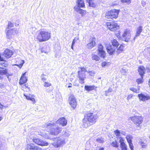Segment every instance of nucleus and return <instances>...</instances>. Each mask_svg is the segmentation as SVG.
<instances>
[{
  "mask_svg": "<svg viewBox=\"0 0 150 150\" xmlns=\"http://www.w3.org/2000/svg\"><path fill=\"white\" fill-rule=\"evenodd\" d=\"M98 117V116L97 115V114L94 113H88L83 120L82 127L84 128H87L95 123L96 120Z\"/></svg>",
  "mask_w": 150,
  "mask_h": 150,
  "instance_id": "1",
  "label": "nucleus"
},
{
  "mask_svg": "<svg viewBox=\"0 0 150 150\" xmlns=\"http://www.w3.org/2000/svg\"><path fill=\"white\" fill-rule=\"evenodd\" d=\"M50 31L47 30H42L37 35V39L40 42H42L48 40L51 37Z\"/></svg>",
  "mask_w": 150,
  "mask_h": 150,
  "instance_id": "2",
  "label": "nucleus"
},
{
  "mask_svg": "<svg viewBox=\"0 0 150 150\" xmlns=\"http://www.w3.org/2000/svg\"><path fill=\"white\" fill-rule=\"evenodd\" d=\"M79 69L77 77L79 78V83L82 84L85 83V80L86 78L85 73L87 72V70L83 67H79Z\"/></svg>",
  "mask_w": 150,
  "mask_h": 150,
  "instance_id": "3",
  "label": "nucleus"
},
{
  "mask_svg": "<svg viewBox=\"0 0 150 150\" xmlns=\"http://www.w3.org/2000/svg\"><path fill=\"white\" fill-rule=\"evenodd\" d=\"M119 11L118 10L113 9L108 11L105 14V17L108 19H113L118 17Z\"/></svg>",
  "mask_w": 150,
  "mask_h": 150,
  "instance_id": "4",
  "label": "nucleus"
},
{
  "mask_svg": "<svg viewBox=\"0 0 150 150\" xmlns=\"http://www.w3.org/2000/svg\"><path fill=\"white\" fill-rule=\"evenodd\" d=\"M53 145L56 148L62 146L65 143V139L62 137L55 139Z\"/></svg>",
  "mask_w": 150,
  "mask_h": 150,
  "instance_id": "5",
  "label": "nucleus"
},
{
  "mask_svg": "<svg viewBox=\"0 0 150 150\" xmlns=\"http://www.w3.org/2000/svg\"><path fill=\"white\" fill-rule=\"evenodd\" d=\"M130 120L134 123L139 126L143 122V118L141 116H134L130 117Z\"/></svg>",
  "mask_w": 150,
  "mask_h": 150,
  "instance_id": "6",
  "label": "nucleus"
},
{
  "mask_svg": "<svg viewBox=\"0 0 150 150\" xmlns=\"http://www.w3.org/2000/svg\"><path fill=\"white\" fill-rule=\"evenodd\" d=\"M106 25L110 30L112 31H115L119 27L118 24L114 22H107L106 23Z\"/></svg>",
  "mask_w": 150,
  "mask_h": 150,
  "instance_id": "7",
  "label": "nucleus"
},
{
  "mask_svg": "<svg viewBox=\"0 0 150 150\" xmlns=\"http://www.w3.org/2000/svg\"><path fill=\"white\" fill-rule=\"evenodd\" d=\"M17 33V31L16 28L8 30L6 32V37L8 39H11L13 36Z\"/></svg>",
  "mask_w": 150,
  "mask_h": 150,
  "instance_id": "8",
  "label": "nucleus"
},
{
  "mask_svg": "<svg viewBox=\"0 0 150 150\" xmlns=\"http://www.w3.org/2000/svg\"><path fill=\"white\" fill-rule=\"evenodd\" d=\"M122 36L125 41L128 42L131 37L130 31L128 29L125 30Z\"/></svg>",
  "mask_w": 150,
  "mask_h": 150,
  "instance_id": "9",
  "label": "nucleus"
},
{
  "mask_svg": "<svg viewBox=\"0 0 150 150\" xmlns=\"http://www.w3.org/2000/svg\"><path fill=\"white\" fill-rule=\"evenodd\" d=\"M98 54L101 57L104 58L105 56V53L103 49V47L102 44H99L98 45L97 49Z\"/></svg>",
  "mask_w": 150,
  "mask_h": 150,
  "instance_id": "10",
  "label": "nucleus"
},
{
  "mask_svg": "<svg viewBox=\"0 0 150 150\" xmlns=\"http://www.w3.org/2000/svg\"><path fill=\"white\" fill-rule=\"evenodd\" d=\"M32 140L33 142L39 145L47 146L48 145V142L45 141H43L42 139L39 138H33Z\"/></svg>",
  "mask_w": 150,
  "mask_h": 150,
  "instance_id": "11",
  "label": "nucleus"
},
{
  "mask_svg": "<svg viewBox=\"0 0 150 150\" xmlns=\"http://www.w3.org/2000/svg\"><path fill=\"white\" fill-rule=\"evenodd\" d=\"M69 103L71 107H72L73 109H74L76 107V99L74 96L73 95H71L69 97Z\"/></svg>",
  "mask_w": 150,
  "mask_h": 150,
  "instance_id": "12",
  "label": "nucleus"
},
{
  "mask_svg": "<svg viewBox=\"0 0 150 150\" xmlns=\"http://www.w3.org/2000/svg\"><path fill=\"white\" fill-rule=\"evenodd\" d=\"M62 130V128L59 127H52L50 129V133L52 135H56L60 133Z\"/></svg>",
  "mask_w": 150,
  "mask_h": 150,
  "instance_id": "13",
  "label": "nucleus"
},
{
  "mask_svg": "<svg viewBox=\"0 0 150 150\" xmlns=\"http://www.w3.org/2000/svg\"><path fill=\"white\" fill-rule=\"evenodd\" d=\"M96 38H95L91 37L90 38V42L87 45V48L88 49H91L95 46L96 45Z\"/></svg>",
  "mask_w": 150,
  "mask_h": 150,
  "instance_id": "14",
  "label": "nucleus"
},
{
  "mask_svg": "<svg viewBox=\"0 0 150 150\" xmlns=\"http://www.w3.org/2000/svg\"><path fill=\"white\" fill-rule=\"evenodd\" d=\"M106 48L109 54L112 55L115 52L116 48L110 44H107Z\"/></svg>",
  "mask_w": 150,
  "mask_h": 150,
  "instance_id": "15",
  "label": "nucleus"
},
{
  "mask_svg": "<svg viewBox=\"0 0 150 150\" xmlns=\"http://www.w3.org/2000/svg\"><path fill=\"white\" fill-rule=\"evenodd\" d=\"M132 136L130 135H127L126 137V138L129 143V147L131 150H134L132 142Z\"/></svg>",
  "mask_w": 150,
  "mask_h": 150,
  "instance_id": "16",
  "label": "nucleus"
},
{
  "mask_svg": "<svg viewBox=\"0 0 150 150\" xmlns=\"http://www.w3.org/2000/svg\"><path fill=\"white\" fill-rule=\"evenodd\" d=\"M119 142L122 150H127V146L124 142V140L122 138L120 137Z\"/></svg>",
  "mask_w": 150,
  "mask_h": 150,
  "instance_id": "17",
  "label": "nucleus"
},
{
  "mask_svg": "<svg viewBox=\"0 0 150 150\" xmlns=\"http://www.w3.org/2000/svg\"><path fill=\"white\" fill-rule=\"evenodd\" d=\"M13 54V52L12 50L6 49L4 51L3 54L6 58H10Z\"/></svg>",
  "mask_w": 150,
  "mask_h": 150,
  "instance_id": "18",
  "label": "nucleus"
},
{
  "mask_svg": "<svg viewBox=\"0 0 150 150\" xmlns=\"http://www.w3.org/2000/svg\"><path fill=\"white\" fill-rule=\"evenodd\" d=\"M138 96L140 100L143 101L147 100L150 98L149 96H148L147 94H144L143 93L138 94Z\"/></svg>",
  "mask_w": 150,
  "mask_h": 150,
  "instance_id": "19",
  "label": "nucleus"
},
{
  "mask_svg": "<svg viewBox=\"0 0 150 150\" xmlns=\"http://www.w3.org/2000/svg\"><path fill=\"white\" fill-rule=\"evenodd\" d=\"M57 123L61 125L62 126L66 125L67 124V121L65 119L64 117H62L59 118L57 121Z\"/></svg>",
  "mask_w": 150,
  "mask_h": 150,
  "instance_id": "20",
  "label": "nucleus"
},
{
  "mask_svg": "<svg viewBox=\"0 0 150 150\" xmlns=\"http://www.w3.org/2000/svg\"><path fill=\"white\" fill-rule=\"evenodd\" d=\"M26 73V72L23 74L20 80L19 83L21 85L26 83L28 81L27 77L25 76Z\"/></svg>",
  "mask_w": 150,
  "mask_h": 150,
  "instance_id": "21",
  "label": "nucleus"
},
{
  "mask_svg": "<svg viewBox=\"0 0 150 150\" xmlns=\"http://www.w3.org/2000/svg\"><path fill=\"white\" fill-rule=\"evenodd\" d=\"M74 8L75 11L81 14L82 16H84L86 13V11L85 10L78 8L77 6H75Z\"/></svg>",
  "mask_w": 150,
  "mask_h": 150,
  "instance_id": "22",
  "label": "nucleus"
},
{
  "mask_svg": "<svg viewBox=\"0 0 150 150\" xmlns=\"http://www.w3.org/2000/svg\"><path fill=\"white\" fill-rule=\"evenodd\" d=\"M142 27L141 26H140L137 28L136 35L133 38L134 40H135L137 37L139 36L141 33L142 32Z\"/></svg>",
  "mask_w": 150,
  "mask_h": 150,
  "instance_id": "23",
  "label": "nucleus"
},
{
  "mask_svg": "<svg viewBox=\"0 0 150 150\" xmlns=\"http://www.w3.org/2000/svg\"><path fill=\"white\" fill-rule=\"evenodd\" d=\"M96 88L94 85H86L84 87L85 89L88 91L95 90Z\"/></svg>",
  "mask_w": 150,
  "mask_h": 150,
  "instance_id": "24",
  "label": "nucleus"
},
{
  "mask_svg": "<svg viewBox=\"0 0 150 150\" xmlns=\"http://www.w3.org/2000/svg\"><path fill=\"white\" fill-rule=\"evenodd\" d=\"M24 96L26 97L27 100L32 101L33 104L35 103L36 102L33 95H31L30 94L26 95L25 94H24Z\"/></svg>",
  "mask_w": 150,
  "mask_h": 150,
  "instance_id": "25",
  "label": "nucleus"
},
{
  "mask_svg": "<svg viewBox=\"0 0 150 150\" xmlns=\"http://www.w3.org/2000/svg\"><path fill=\"white\" fill-rule=\"evenodd\" d=\"M76 3L77 6H76L78 7V8L83 7L85 6L83 0H77Z\"/></svg>",
  "mask_w": 150,
  "mask_h": 150,
  "instance_id": "26",
  "label": "nucleus"
},
{
  "mask_svg": "<svg viewBox=\"0 0 150 150\" xmlns=\"http://www.w3.org/2000/svg\"><path fill=\"white\" fill-rule=\"evenodd\" d=\"M138 71L141 76H143L145 73L144 68V67L140 66L139 67Z\"/></svg>",
  "mask_w": 150,
  "mask_h": 150,
  "instance_id": "27",
  "label": "nucleus"
},
{
  "mask_svg": "<svg viewBox=\"0 0 150 150\" xmlns=\"http://www.w3.org/2000/svg\"><path fill=\"white\" fill-rule=\"evenodd\" d=\"M112 46L115 48H117L119 45V43L115 39H113L111 41Z\"/></svg>",
  "mask_w": 150,
  "mask_h": 150,
  "instance_id": "28",
  "label": "nucleus"
},
{
  "mask_svg": "<svg viewBox=\"0 0 150 150\" xmlns=\"http://www.w3.org/2000/svg\"><path fill=\"white\" fill-rule=\"evenodd\" d=\"M92 58L93 60H95L96 61H98L100 59V57L97 55L93 54L91 55Z\"/></svg>",
  "mask_w": 150,
  "mask_h": 150,
  "instance_id": "29",
  "label": "nucleus"
},
{
  "mask_svg": "<svg viewBox=\"0 0 150 150\" xmlns=\"http://www.w3.org/2000/svg\"><path fill=\"white\" fill-rule=\"evenodd\" d=\"M138 89H137L136 88L132 87L130 88H129V90L132 91H133L134 92H135L136 93H138L139 92V88L138 87Z\"/></svg>",
  "mask_w": 150,
  "mask_h": 150,
  "instance_id": "30",
  "label": "nucleus"
},
{
  "mask_svg": "<svg viewBox=\"0 0 150 150\" xmlns=\"http://www.w3.org/2000/svg\"><path fill=\"white\" fill-rule=\"evenodd\" d=\"M46 126L47 128H50V127L54 126L56 125L55 123H47L46 124Z\"/></svg>",
  "mask_w": 150,
  "mask_h": 150,
  "instance_id": "31",
  "label": "nucleus"
},
{
  "mask_svg": "<svg viewBox=\"0 0 150 150\" xmlns=\"http://www.w3.org/2000/svg\"><path fill=\"white\" fill-rule=\"evenodd\" d=\"M111 145L112 146L115 147H118L119 146L118 142L115 140L112 142L111 144Z\"/></svg>",
  "mask_w": 150,
  "mask_h": 150,
  "instance_id": "32",
  "label": "nucleus"
},
{
  "mask_svg": "<svg viewBox=\"0 0 150 150\" xmlns=\"http://www.w3.org/2000/svg\"><path fill=\"white\" fill-rule=\"evenodd\" d=\"M140 78H138L137 79L136 81L138 84L141 83L143 82V76H141Z\"/></svg>",
  "mask_w": 150,
  "mask_h": 150,
  "instance_id": "33",
  "label": "nucleus"
},
{
  "mask_svg": "<svg viewBox=\"0 0 150 150\" xmlns=\"http://www.w3.org/2000/svg\"><path fill=\"white\" fill-rule=\"evenodd\" d=\"M89 5L90 6L93 7H95L96 6V4L94 3L93 1L91 0L88 3Z\"/></svg>",
  "mask_w": 150,
  "mask_h": 150,
  "instance_id": "34",
  "label": "nucleus"
},
{
  "mask_svg": "<svg viewBox=\"0 0 150 150\" xmlns=\"http://www.w3.org/2000/svg\"><path fill=\"white\" fill-rule=\"evenodd\" d=\"M115 134L117 136L119 137L120 134V132L119 130L117 129L114 131Z\"/></svg>",
  "mask_w": 150,
  "mask_h": 150,
  "instance_id": "35",
  "label": "nucleus"
},
{
  "mask_svg": "<svg viewBox=\"0 0 150 150\" xmlns=\"http://www.w3.org/2000/svg\"><path fill=\"white\" fill-rule=\"evenodd\" d=\"M62 134L65 137H68L69 135V134L68 131H63Z\"/></svg>",
  "mask_w": 150,
  "mask_h": 150,
  "instance_id": "36",
  "label": "nucleus"
},
{
  "mask_svg": "<svg viewBox=\"0 0 150 150\" xmlns=\"http://www.w3.org/2000/svg\"><path fill=\"white\" fill-rule=\"evenodd\" d=\"M7 71L6 70H0V74L1 75H5L6 74Z\"/></svg>",
  "mask_w": 150,
  "mask_h": 150,
  "instance_id": "37",
  "label": "nucleus"
},
{
  "mask_svg": "<svg viewBox=\"0 0 150 150\" xmlns=\"http://www.w3.org/2000/svg\"><path fill=\"white\" fill-rule=\"evenodd\" d=\"M13 24L11 22L8 21V28H10L13 27Z\"/></svg>",
  "mask_w": 150,
  "mask_h": 150,
  "instance_id": "38",
  "label": "nucleus"
},
{
  "mask_svg": "<svg viewBox=\"0 0 150 150\" xmlns=\"http://www.w3.org/2000/svg\"><path fill=\"white\" fill-rule=\"evenodd\" d=\"M139 143L143 148H145L147 145V144L146 143L142 142H140Z\"/></svg>",
  "mask_w": 150,
  "mask_h": 150,
  "instance_id": "39",
  "label": "nucleus"
},
{
  "mask_svg": "<svg viewBox=\"0 0 150 150\" xmlns=\"http://www.w3.org/2000/svg\"><path fill=\"white\" fill-rule=\"evenodd\" d=\"M51 84L50 83L48 82H45L43 84L44 86L45 87H48L51 86Z\"/></svg>",
  "mask_w": 150,
  "mask_h": 150,
  "instance_id": "40",
  "label": "nucleus"
},
{
  "mask_svg": "<svg viewBox=\"0 0 150 150\" xmlns=\"http://www.w3.org/2000/svg\"><path fill=\"white\" fill-rule=\"evenodd\" d=\"M1 65L2 67H6L8 65V64L4 62H0V66Z\"/></svg>",
  "mask_w": 150,
  "mask_h": 150,
  "instance_id": "41",
  "label": "nucleus"
},
{
  "mask_svg": "<svg viewBox=\"0 0 150 150\" xmlns=\"http://www.w3.org/2000/svg\"><path fill=\"white\" fill-rule=\"evenodd\" d=\"M133 96L132 94H130L128 95L127 98V99L128 101H129L132 98Z\"/></svg>",
  "mask_w": 150,
  "mask_h": 150,
  "instance_id": "42",
  "label": "nucleus"
},
{
  "mask_svg": "<svg viewBox=\"0 0 150 150\" xmlns=\"http://www.w3.org/2000/svg\"><path fill=\"white\" fill-rule=\"evenodd\" d=\"M97 141L99 143H101L103 142V139L102 138H98L96 139Z\"/></svg>",
  "mask_w": 150,
  "mask_h": 150,
  "instance_id": "43",
  "label": "nucleus"
},
{
  "mask_svg": "<svg viewBox=\"0 0 150 150\" xmlns=\"http://www.w3.org/2000/svg\"><path fill=\"white\" fill-rule=\"evenodd\" d=\"M73 85L74 86H78L79 85V84L77 82V80H75L74 82L73 83Z\"/></svg>",
  "mask_w": 150,
  "mask_h": 150,
  "instance_id": "44",
  "label": "nucleus"
},
{
  "mask_svg": "<svg viewBox=\"0 0 150 150\" xmlns=\"http://www.w3.org/2000/svg\"><path fill=\"white\" fill-rule=\"evenodd\" d=\"M79 39L78 38H75L73 40L72 44V45H74L75 43L76 42L77 40Z\"/></svg>",
  "mask_w": 150,
  "mask_h": 150,
  "instance_id": "45",
  "label": "nucleus"
},
{
  "mask_svg": "<svg viewBox=\"0 0 150 150\" xmlns=\"http://www.w3.org/2000/svg\"><path fill=\"white\" fill-rule=\"evenodd\" d=\"M45 75L44 74H43L41 76V79L43 81H44L45 80H46V78L45 77H44Z\"/></svg>",
  "mask_w": 150,
  "mask_h": 150,
  "instance_id": "46",
  "label": "nucleus"
},
{
  "mask_svg": "<svg viewBox=\"0 0 150 150\" xmlns=\"http://www.w3.org/2000/svg\"><path fill=\"white\" fill-rule=\"evenodd\" d=\"M131 0H121V1L122 2L127 3H130L131 2Z\"/></svg>",
  "mask_w": 150,
  "mask_h": 150,
  "instance_id": "47",
  "label": "nucleus"
},
{
  "mask_svg": "<svg viewBox=\"0 0 150 150\" xmlns=\"http://www.w3.org/2000/svg\"><path fill=\"white\" fill-rule=\"evenodd\" d=\"M22 61L23 62L22 63H21L19 65H16L17 66H18L20 68H21L22 67L24 63V61L23 60H22Z\"/></svg>",
  "mask_w": 150,
  "mask_h": 150,
  "instance_id": "48",
  "label": "nucleus"
},
{
  "mask_svg": "<svg viewBox=\"0 0 150 150\" xmlns=\"http://www.w3.org/2000/svg\"><path fill=\"white\" fill-rule=\"evenodd\" d=\"M123 48H124L123 46L122 45H121L118 48H117V49L122 51L123 50Z\"/></svg>",
  "mask_w": 150,
  "mask_h": 150,
  "instance_id": "49",
  "label": "nucleus"
},
{
  "mask_svg": "<svg viewBox=\"0 0 150 150\" xmlns=\"http://www.w3.org/2000/svg\"><path fill=\"white\" fill-rule=\"evenodd\" d=\"M112 91V89L111 88L109 87L108 91H105V92L107 93L111 92Z\"/></svg>",
  "mask_w": 150,
  "mask_h": 150,
  "instance_id": "50",
  "label": "nucleus"
},
{
  "mask_svg": "<svg viewBox=\"0 0 150 150\" xmlns=\"http://www.w3.org/2000/svg\"><path fill=\"white\" fill-rule=\"evenodd\" d=\"M107 64V63L105 62H103L102 63L101 65L103 67L105 66Z\"/></svg>",
  "mask_w": 150,
  "mask_h": 150,
  "instance_id": "51",
  "label": "nucleus"
},
{
  "mask_svg": "<svg viewBox=\"0 0 150 150\" xmlns=\"http://www.w3.org/2000/svg\"><path fill=\"white\" fill-rule=\"evenodd\" d=\"M90 75L92 76H94L95 74L94 73L93 71H91L89 72V73Z\"/></svg>",
  "mask_w": 150,
  "mask_h": 150,
  "instance_id": "52",
  "label": "nucleus"
},
{
  "mask_svg": "<svg viewBox=\"0 0 150 150\" xmlns=\"http://www.w3.org/2000/svg\"><path fill=\"white\" fill-rule=\"evenodd\" d=\"M122 52V51L117 49V50L116 51V53H117V54H119L120 53Z\"/></svg>",
  "mask_w": 150,
  "mask_h": 150,
  "instance_id": "53",
  "label": "nucleus"
},
{
  "mask_svg": "<svg viewBox=\"0 0 150 150\" xmlns=\"http://www.w3.org/2000/svg\"><path fill=\"white\" fill-rule=\"evenodd\" d=\"M44 134H43V135L42 136L43 137L45 138V139H47L48 138V137L47 135H45L44 136L43 135Z\"/></svg>",
  "mask_w": 150,
  "mask_h": 150,
  "instance_id": "54",
  "label": "nucleus"
},
{
  "mask_svg": "<svg viewBox=\"0 0 150 150\" xmlns=\"http://www.w3.org/2000/svg\"><path fill=\"white\" fill-rule=\"evenodd\" d=\"M41 52L42 53H43V52H44L45 53H47V52L46 51H45L44 50V49H42L41 50Z\"/></svg>",
  "mask_w": 150,
  "mask_h": 150,
  "instance_id": "55",
  "label": "nucleus"
},
{
  "mask_svg": "<svg viewBox=\"0 0 150 150\" xmlns=\"http://www.w3.org/2000/svg\"><path fill=\"white\" fill-rule=\"evenodd\" d=\"M30 29H32V30H33V31H35V30L36 28H35V27H32V28H30Z\"/></svg>",
  "mask_w": 150,
  "mask_h": 150,
  "instance_id": "56",
  "label": "nucleus"
},
{
  "mask_svg": "<svg viewBox=\"0 0 150 150\" xmlns=\"http://www.w3.org/2000/svg\"><path fill=\"white\" fill-rule=\"evenodd\" d=\"M0 61H3V59L2 57H1V55H0Z\"/></svg>",
  "mask_w": 150,
  "mask_h": 150,
  "instance_id": "57",
  "label": "nucleus"
},
{
  "mask_svg": "<svg viewBox=\"0 0 150 150\" xmlns=\"http://www.w3.org/2000/svg\"><path fill=\"white\" fill-rule=\"evenodd\" d=\"M0 105L1 106H0V108H1V109H2L3 108V106H1V105Z\"/></svg>",
  "mask_w": 150,
  "mask_h": 150,
  "instance_id": "58",
  "label": "nucleus"
},
{
  "mask_svg": "<svg viewBox=\"0 0 150 150\" xmlns=\"http://www.w3.org/2000/svg\"><path fill=\"white\" fill-rule=\"evenodd\" d=\"M3 118L1 117H0V121L2 120Z\"/></svg>",
  "mask_w": 150,
  "mask_h": 150,
  "instance_id": "59",
  "label": "nucleus"
},
{
  "mask_svg": "<svg viewBox=\"0 0 150 150\" xmlns=\"http://www.w3.org/2000/svg\"><path fill=\"white\" fill-rule=\"evenodd\" d=\"M73 45H72V44L71 45V48L72 49V50H73Z\"/></svg>",
  "mask_w": 150,
  "mask_h": 150,
  "instance_id": "60",
  "label": "nucleus"
},
{
  "mask_svg": "<svg viewBox=\"0 0 150 150\" xmlns=\"http://www.w3.org/2000/svg\"><path fill=\"white\" fill-rule=\"evenodd\" d=\"M24 86H25V88H27L28 87V86H26V84H25V85H24Z\"/></svg>",
  "mask_w": 150,
  "mask_h": 150,
  "instance_id": "61",
  "label": "nucleus"
},
{
  "mask_svg": "<svg viewBox=\"0 0 150 150\" xmlns=\"http://www.w3.org/2000/svg\"><path fill=\"white\" fill-rule=\"evenodd\" d=\"M86 0V1L88 3L89 2L91 1L90 0Z\"/></svg>",
  "mask_w": 150,
  "mask_h": 150,
  "instance_id": "62",
  "label": "nucleus"
},
{
  "mask_svg": "<svg viewBox=\"0 0 150 150\" xmlns=\"http://www.w3.org/2000/svg\"><path fill=\"white\" fill-rule=\"evenodd\" d=\"M1 141H0V147H1Z\"/></svg>",
  "mask_w": 150,
  "mask_h": 150,
  "instance_id": "63",
  "label": "nucleus"
},
{
  "mask_svg": "<svg viewBox=\"0 0 150 150\" xmlns=\"http://www.w3.org/2000/svg\"><path fill=\"white\" fill-rule=\"evenodd\" d=\"M71 87V86H68V88H70V87Z\"/></svg>",
  "mask_w": 150,
  "mask_h": 150,
  "instance_id": "64",
  "label": "nucleus"
}]
</instances>
